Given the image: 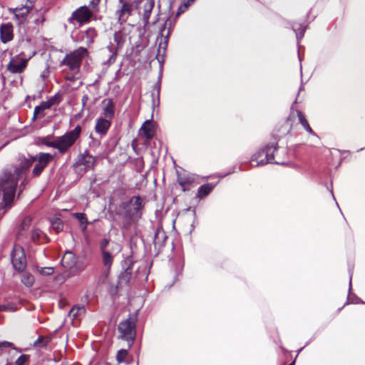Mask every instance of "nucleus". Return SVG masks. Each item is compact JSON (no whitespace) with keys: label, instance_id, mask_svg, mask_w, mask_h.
Listing matches in <instances>:
<instances>
[{"label":"nucleus","instance_id":"f257e3e1","mask_svg":"<svg viewBox=\"0 0 365 365\" xmlns=\"http://www.w3.org/2000/svg\"><path fill=\"white\" fill-rule=\"evenodd\" d=\"M16 169L6 167L0 173V191L6 207H10L14 200L19 178L16 175Z\"/></svg>","mask_w":365,"mask_h":365},{"label":"nucleus","instance_id":"f03ea898","mask_svg":"<svg viewBox=\"0 0 365 365\" xmlns=\"http://www.w3.org/2000/svg\"><path fill=\"white\" fill-rule=\"evenodd\" d=\"M81 133V128L77 125L72 130L66 132L64 135L57 137V143L55 145L60 153H65L71 148L79 138Z\"/></svg>","mask_w":365,"mask_h":365},{"label":"nucleus","instance_id":"7ed1b4c3","mask_svg":"<svg viewBox=\"0 0 365 365\" xmlns=\"http://www.w3.org/2000/svg\"><path fill=\"white\" fill-rule=\"evenodd\" d=\"M277 150V145H267L264 148L260 150L251 158L252 162H257L255 166L264 165L267 163H274V153Z\"/></svg>","mask_w":365,"mask_h":365},{"label":"nucleus","instance_id":"20e7f679","mask_svg":"<svg viewBox=\"0 0 365 365\" xmlns=\"http://www.w3.org/2000/svg\"><path fill=\"white\" fill-rule=\"evenodd\" d=\"M135 318L130 317L118 324V329L120 336L123 339L128 341L129 346L135 337Z\"/></svg>","mask_w":365,"mask_h":365},{"label":"nucleus","instance_id":"39448f33","mask_svg":"<svg viewBox=\"0 0 365 365\" xmlns=\"http://www.w3.org/2000/svg\"><path fill=\"white\" fill-rule=\"evenodd\" d=\"M86 53L87 49L80 47L73 52L67 54L61 63L68 66L72 71L78 70L81 66L82 58Z\"/></svg>","mask_w":365,"mask_h":365},{"label":"nucleus","instance_id":"423d86ee","mask_svg":"<svg viewBox=\"0 0 365 365\" xmlns=\"http://www.w3.org/2000/svg\"><path fill=\"white\" fill-rule=\"evenodd\" d=\"M143 206V200L138 196L133 197L128 202L123 204V208L126 209V215L130 220H135L140 217Z\"/></svg>","mask_w":365,"mask_h":365},{"label":"nucleus","instance_id":"0eeeda50","mask_svg":"<svg viewBox=\"0 0 365 365\" xmlns=\"http://www.w3.org/2000/svg\"><path fill=\"white\" fill-rule=\"evenodd\" d=\"M11 256L14 268L19 272L24 271L26 266V259L23 247L19 245H15Z\"/></svg>","mask_w":365,"mask_h":365},{"label":"nucleus","instance_id":"6e6552de","mask_svg":"<svg viewBox=\"0 0 365 365\" xmlns=\"http://www.w3.org/2000/svg\"><path fill=\"white\" fill-rule=\"evenodd\" d=\"M37 162L32 170V177L36 178L41 175L44 168L53 160V155L49 153H40L36 155Z\"/></svg>","mask_w":365,"mask_h":365},{"label":"nucleus","instance_id":"1a4fd4ad","mask_svg":"<svg viewBox=\"0 0 365 365\" xmlns=\"http://www.w3.org/2000/svg\"><path fill=\"white\" fill-rule=\"evenodd\" d=\"M120 6L115 12L118 21L120 24L125 23L129 16H131L133 11V6L130 2L126 0H118Z\"/></svg>","mask_w":365,"mask_h":365},{"label":"nucleus","instance_id":"9d476101","mask_svg":"<svg viewBox=\"0 0 365 365\" xmlns=\"http://www.w3.org/2000/svg\"><path fill=\"white\" fill-rule=\"evenodd\" d=\"M29 59L22 56V54L12 57L6 68L12 73H21L27 66Z\"/></svg>","mask_w":365,"mask_h":365},{"label":"nucleus","instance_id":"9b49d317","mask_svg":"<svg viewBox=\"0 0 365 365\" xmlns=\"http://www.w3.org/2000/svg\"><path fill=\"white\" fill-rule=\"evenodd\" d=\"M33 7V0H27L25 5L11 9L10 11L14 14L18 24H21L26 21L28 14L31 11Z\"/></svg>","mask_w":365,"mask_h":365},{"label":"nucleus","instance_id":"f8f14e48","mask_svg":"<svg viewBox=\"0 0 365 365\" xmlns=\"http://www.w3.org/2000/svg\"><path fill=\"white\" fill-rule=\"evenodd\" d=\"M36 160V158H33V157L31 158H19V163L17 165H10V166H8V168H15L16 170L14 173L20 178L26 174V173L29 170V169L31 168L32 164Z\"/></svg>","mask_w":365,"mask_h":365},{"label":"nucleus","instance_id":"ddd939ff","mask_svg":"<svg viewBox=\"0 0 365 365\" xmlns=\"http://www.w3.org/2000/svg\"><path fill=\"white\" fill-rule=\"evenodd\" d=\"M62 265L71 270V274H76L79 271L77 267V259L71 252H66L61 259Z\"/></svg>","mask_w":365,"mask_h":365},{"label":"nucleus","instance_id":"4468645a","mask_svg":"<svg viewBox=\"0 0 365 365\" xmlns=\"http://www.w3.org/2000/svg\"><path fill=\"white\" fill-rule=\"evenodd\" d=\"M93 12L87 6H81L73 12L72 19L83 24L90 21Z\"/></svg>","mask_w":365,"mask_h":365},{"label":"nucleus","instance_id":"2eb2a0df","mask_svg":"<svg viewBox=\"0 0 365 365\" xmlns=\"http://www.w3.org/2000/svg\"><path fill=\"white\" fill-rule=\"evenodd\" d=\"M155 6L154 0H145L143 11H139V14L142 16L144 26H147L149 22L150 16Z\"/></svg>","mask_w":365,"mask_h":365},{"label":"nucleus","instance_id":"dca6fc26","mask_svg":"<svg viewBox=\"0 0 365 365\" xmlns=\"http://www.w3.org/2000/svg\"><path fill=\"white\" fill-rule=\"evenodd\" d=\"M54 101L48 100L47 101H43L40 105L35 107L34 110V115L32 120H36L38 118H43L45 115L44 111L49 109L53 106Z\"/></svg>","mask_w":365,"mask_h":365},{"label":"nucleus","instance_id":"f3484780","mask_svg":"<svg viewBox=\"0 0 365 365\" xmlns=\"http://www.w3.org/2000/svg\"><path fill=\"white\" fill-rule=\"evenodd\" d=\"M102 104L103 118L113 119L115 116V105L113 101L110 98H106L102 101Z\"/></svg>","mask_w":365,"mask_h":365},{"label":"nucleus","instance_id":"a211bd4d","mask_svg":"<svg viewBox=\"0 0 365 365\" xmlns=\"http://www.w3.org/2000/svg\"><path fill=\"white\" fill-rule=\"evenodd\" d=\"M1 41L6 43L13 39V26L11 24L6 23L0 26Z\"/></svg>","mask_w":365,"mask_h":365},{"label":"nucleus","instance_id":"6ab92c4d","mask_svg":"<svg viewBox=\"0 0 365 365\" xmlns=\"http://www.w3.org/2000/svg\"><path fill=\"white\" fill-rule=\"evenodd\" d=\"M110 125V120L99 118L96 120L95 130L101 136H104L106 135Z\"/></svg>","mask_w":365,"mask_h":365},{"label":"nucleus","instance_id":"aec40b11","mask_svg":"<svg viewBox=\"0 0 365 365\" xmlns=\"http://www.w3.org/2000/svg\"><path fill=\"white\" fill-rule=\"evenodd\" d=\"M78 163L84 165L86 168H91L95 163V159L92 155L85 153L79 155Z\"/></svg>","mask_w":365,"mask_h":365},{"label":"nucleus","instance_id":"412c9836","mask_svg":"<svg viewBox=\"0 0 365 365\" xmlns=\"http://www.w3.org/2000/svg\"><path fill=\"white\" fill-rule=\"evenodd\" d=\"M141 130L148 140L151 139L154 135V128L150 120L145 121L141 127Z\"/></svg>","mask_w":365,"mask_h":365},{"label":"nucleus","instance_id":"4be33fe9","mask_svg":"<svg viewBox=\"0 0 365 365\" xmlns=\"http://www.w3.org/2000/svg\"><path fill=\"white\" fill-rule=\"evenodd\" d=\"M31 240L35 242L43 243L48 242L47 236L38 229H34L31 232Z\"/></svg>","mask_w":365,"mask_h":365},{"label":"nucleus","instance_id":"5701e85b","mask_svg":"<svg viewBox=\"0 0 365 365\" xmlns=\"http://www.w3.org/2000/svg\"><path fill=\"white\" fill-rule=\"evenodd\" d=\"M172 28H173L172 23H171L170 20L168 19H167V21L165 22V24L163 25V26L161 27V29L160 30V36L165 39V41H168V39L170 36V31H171Z\"/></svg>","mask_w":365,"mask_h":365},{"label":"nucleus","instance_id":"b1692460","mask_svg":"<svg viewBox=\"0 0 365 365\" xmlns=\"http://www.w3.org/2000/svg\"><path fill=\"white\" fill-rule=\"evenodd\" d=\"M126 34L123 31H118L114 34L113 41L117 48L121 49L126 41Z\"/></svg>","mask_w":365,"mask_h":365},{"label":"nucleus","instance_id":"393cba45","mask_svg":"<svg viewBox=\"0 0 365 365\" xmlns=\"http://www.w3.org/2000/svg\"><path fill=\"white\" fill-rule=\"evenodd\" d=\"M86 313V308L83 305L74 306L70 311L69 314L73 318L76 319L81 316L84 315Z\"/></svg>","mask_w":365,"mask_h":365},{"label":"nucleus","instance_id":"a878e982","mask_svg":"<svg viewBox=\"0 0 365 365\" xmlns=\"http://www.w3.org/2000/svg\"><path fill=\"white\" fill-rule=\"evenodd\" d=\"M107 49L110 53V56L108 59V63L112 64L115 62L117 56V52L120 49L117 48L116 45L114 46L113 43H110V44L107 46Z\"/></svg>","mask_w":365,"mask_h":365},{"label":"nucleus","instance_id":"bb28decb","mask_svg":"<svg viewBox=\"0 0 365 365\" xmlns=\"http://www.w3.org/2000/svg\"><path fill=\"white\" fill-rule=\"evenodd\" d=\"M97 34L96 30L93 28H89L88 29L85 33H84V37L85 41L87 45H90L93 42V40L95 37L96 36Z\"/></svg>","mask_w":365,"mask_h":365},{"label":"nucleus","instance_id":"cd10ccee","mask_svg":"<svg viewBox=\"0 0 365 365\" xmlns=\"http://www.w3.org/2000/svg\"><path fill=\"white\" fill-rule=\"evenodd\" d=\"M21 282L27 287H30L34 282V277L29 272H23L21 275Z\"/></svg>","mask_w":365,"mask_h":365},{"label":"nucleus","instance_id":"c85d7f7f","mask_svg":"<svg viewBox=\"0 0 365 365\" xmlns=\"http://www.w3.org/2000/svg\"><path fill=\"white\" fill-rule=\"evenodd\" d=\"M297 114L300 123L302 124V125L304 127V128L309 133L314 134V132H313L312 128L309 125V123H308L305 116L302 113V112L300 110H297Z\"/></svg>","mask_w":365,"mask_h":365},{"label":"nucleus","instance_id":"c756f323","mask_svg":"<svg viewBox=\"0 0 365 365\" xmlns=\"http://www.w3.org/2000/svg\"><path fill=\"white\" fill-rule=\"evenodd\" d=\"M213 189V186L210 184H206L200 186L197 191V197L202 198L207 196Z\"/></svg>","mask_w":365,"mask_h":365},{"label":"nucleus","instance_id":"7c9ffc66","mask_svg":"<svg viewBox=\"0 0 365 365\" xmlns=\"http://www.w3.org/2000/svg\"><path fill=\"white\" fill-rule=\"evenodd\" d=\"M102 255L103 263L108 270L110 268L113 263V255L109 252V251H103V252H102Z\"/></svg>","mask_w":365,"mask_h":365},{"label":"nucleus","instance_id":"2f4dec72","mask_svg":"<svg viewBox=\"0 0 365 365\" xmlns=\"http://www.w3.org/2000/svg\"><path fill=\"white\" fill-rule=\"evenodd\" d=\"M74 216L79 221L81 225L82 226V231L84 232L86 230L88 225L86 215L84 213H75Z\"/></svg>","mask_w":365,"mask_h":365},{"label":"nucleus","instance_id":"473e14b6","mask_svg":"<svg viewBox=\"0 0 365 365\" xmlns=\"http://www.w3.org/2000/svg\"><path fill=\"white\" fill-rule=\"evenodd\" d=\"M32 218L30 216L24 217L20 225L19 235H23L22 232L29 228L31 225Z\"/></svg>","mask_w":365,"mask_h":365},{"label":"nucleus","instance_id":"72a5a7b5","mask_svg":"<svg viewBox=\"0 0 365 365\" xmlns=\"http://www.w3.org/2000/svg\"><path fill=\"white\" fill-rule=\"evenodd\" d=\"M292 29L296 34V37L297 38V41L302 38L304 37V34L305 32V27H302L301 25L298 24H293L292 25Z\"/></svg>","mask_w":365,"mask_h":365},{"label":"nucleus","instance_id":"f704fd0d","mask_svg":"<svg viewBox=\"0 0 365 365\" xmlns=\"http://www.w3.org/2000/svg\"><path fill=\"white\" fill-rule=\"evenodd\" d=\"M195 1V0H185L178 8L176 17H178L181 14L184 13Z\"/></svg>","mask_w":365,"mask_h":365},{"label":"nucleus","instance_id":"c9c22d12","mask_svg":"<svg viewBox=\"0 0 365 365\" xmlns=\"http://www.w3.org/2000/svg\"><path fill=\"white\" fill-rule=\"evenodd\" d=\"M51 341L49 336H39L38 339L34 342L36 346L43 347L46 346Z\"/></svg>","mask_w":365,"mask_h":365},{"label":"nucleus","instance_id":"e433bc0d","mask_svg":"<svg viewBox=\"0 0 365 365\" xmlns=\"http://www.w3.org/2000/svg\"><path fill=\"white\" fill-rule=\"evenodd\" d=\"M178 181L182 187H184L185 185L191 184L194 181V178L191 176H180Z\"/></svg>","mask_w":365,"mask_h":365},{"label":"nucleus","instance_id":"4c0bfd02","mask_svg":"<svg viewBox=\"0 0 365 365\" xmlns=\"http://www.w3.org/2000/svg\"><path fill=\"white\" fill-rule=\"evenodd\" d=\"M51 227L56 230L57 232H58L60 230H62L63 225L59 219H56L51 222Z\"/></svg>","mask_w":365,"mask_h":365},{"label":"nucleus","instance_id":"58836bf2","mask_svg":"<svg viewBox=\"0 0 365 365\" xmlns=\"http://www.w3.org/2000/svg\"><path fill=\"white\" fill-rule=\"evenodd\" d=\"M127 355L128 351L125 349H120L117 354L116 359L119 363L123 362Z\"/></svg>","mask_w":365,"mask_h":365},{"label":"nucleus","instance_id":"ea45409f","mask_svg":"<svg viewBox=\"0 0 365 365\" xmlns=\"http://www.w3.org/2000/svg\"><path fill=\"white\" fill-rule=\"evenodd\" d=\"M39 272L42 275H46V276L51 275L53 273V268L51 267H42V268H41Z\"/></svg>","mask_w":365,"mask_h":365},{"label":"nucleus","instance_id":"a19ab883","mask_svg":"<svg viewBox=\"0 0 365 365\" xmlns=\"http://www.w3.org/2000/svg\"><path fill=\"white\" fill-rule=\"evenodd\" d=\"M28 360V356L25 354L21 355L15 361V365H24Z\"/></svg>","mask_w":365,"mask_h":365},{"label":"nucleus","instance_id":"79ce46f5","mask_svg":"<svg viewBox=\"0 0 365 365\" xmlns=\"http://www.w3.org/2000/svg\"><path fill=\"white\" fill-rule=\"evenodd\" d=\"M101 0H91L90 2V6L92 8V11L93 12H97L98 11V6L100 3Z\"/></svg>","mask_w":365,"mask_h":365},{"label":"nucleus","instance_id":"37998d69","mask_svg":"<svg viewBox=\"0 0 365 365\" xmlns=\"http://www.w3.org/2000/svg\"><path fill=\"white\" fill-rule=\"evenodd\" d=\"M108 245H109V241L107 239H103L101 241L100 247H101V252H103V251H108L106 250V247L108 246Z\"/></svg>","mask_w":365,"mask_h":365},{"label":"nucleus","instance_id":"c03bdc74","mask_svg":"<svg viewBox=\"0 0 365 365\" xmlns=\"http://www.w3.org/2000/svg\"><path fill=\"white\" fill-rule=\"evenodd\" d=\"M46 145L48 146V147H51V148H56V145L57 143V137L55 138L54 140L53 141H48V140H46L44 139L43 142Z\"/></svg>","mask_w":365,"mask_h":365},{"label":"nucleus","instance_id":"a18cd8bd","mask_svg":"<svg viewBox=\"0 0 365 365\" xmlns=\"http://www.w3.org/2000/svg\"><path fill=\"white\" fill-rule=\"evenodd\" d=\"M154 90L156 91L158 100L159 101L160 92V83L158 82L154 86Z\"/></svg>","mask_w":365,"mask_h":365},{"label":"nucleus","instance_id":"49530a36","mask_svg":"<svg viewBox=\"0 0 365 365\" xmlns=\"http://www.w3.org/2000/svg\"><path fill=\"white\" fill-rule=\"evenodd\" d=\"M143 0H132V1L130 2L136 9L138 8L140 4L143 1Z\"/></svg>","mask_w":365,"mask_h":365},{"label":"nucleus","instance_id":"de8ad7c7","mask_svg":"<svg viewBox=\"0 0 365 365\" xmlns=\"http://www.w3.org/2000/svg\"><path fill=\"white\" fill-rule=\"evenodd\" d=\"M12 345H13L12 343L6 341L0 342V347H1V346L9 347V346H11Z\"/></svg>","mask_w":365,"mask_h":365},{"label":"nucleus","instance_id":"09e8293b","mask_svg":"<svg viewBox=\"0 0 365 365\" xmlns=\"http://www.w3.org/2000/svg\"><path fill=\"white\" fill-rule=\"evenodd\" d=\"M88 101V96L87 95H84L82 97V99H81L82 105H83V107L86 106V104L87 103Z\"/></svg>","mask_w":365,"mask_h":365},{"label":"nucleus","instance_id":"8fccbe9b","mask_svg":"<svg viewBox=\"0 0 365 365\" xmlns=\"http://www.w3.org/2000/svg\"><path fill=\"white\" fill-rule=\"evenodd\" d=\"M49 100H53L54 101L53 105H55L60 101V97H59V96L56 95L53 97L51 98Z\"/></svg>","mask_w":365,"mask_h":365},{"label":"nucleus","instance_id":"3c124183","mask_svg":"<svg viewBox=\"0 0 365 365\" xmlns=\"http://www.w3.org/2000/svg\"><path fill=\"white\" fill-rule=\"evenodd\" d=\"M4 208H6L5 206L4 207H0V215H2L4 213Z\"/></svg>","mask_w":365,"mask_h":365},{"label":"nucleus","instance_id":"603ef678","mask_svg":"<svg viewBox=\"0 0 365 365\" xmlns=\"http://www.w3.org/2000/svg\"><path fill=\"white\" fill-rule=\"evenodd\" d=\"M351 274L350 273V279H349V289L351 288Z\"/></svg>","mask_w":365,"mask_h":365},{"label":"nucleus","instance_id":"864d4df0","mask_svg":"<svg viewBox=\"0 0 365 365\" xmlns=\"http://www.w3.org/2000/svg\"><path fill=\"white\" fill-rule=\"evenodd\" d=\"M125 276L128 275V273L127 272H125Z\"/></svg>","mask_w":365,"mask_h":365},{"label":"nucleus","instance_id":"5fc2aeb1","mask_svg":"<svg viewBox=\"0 0 365 365\" xmlns=\"http://www.w3.org/2000/svg\"><path fill=\"white\" fill-rule=\"evenodd\" d=\"M294 361H293L291 364L289 365H294Z\"/></svg>","mask_w":365,"mask_h":365}]
</instances>
